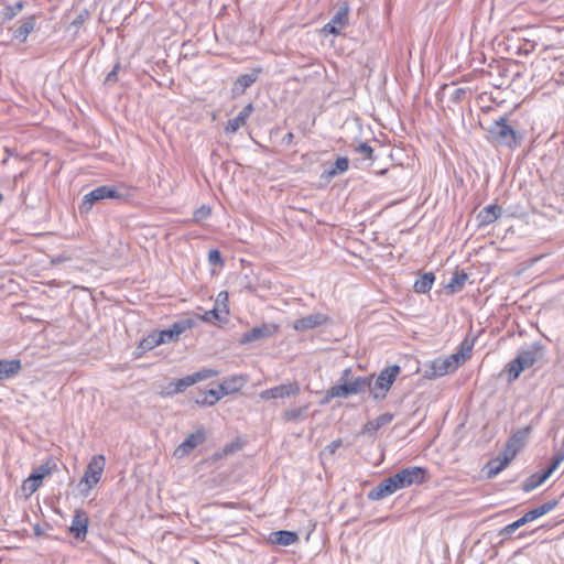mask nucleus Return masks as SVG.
Instances as JSON below:
<instances>
[{"mask_svg":"<svg viewBox=\"0 0 564 564\" xmlns=\"http://www.w3.org/2000/svg\"><path fill=\"white\" fill-rule=\"evenodd\" d=\"M218 400H220L219 391L210 389L204 392H199L195 398V403L202 406L214 405Z\"/></svg>","mask_w":564,"mask_h":564,"instance_id":"nucleus-31","label":"nucleus"},{"mask_svg":"<svg viewBox=\"0 0 564 564\" xmlns=\"http://www.w3.org/2000/svg\"><path fill=\"white\" fill-rule=\"evenodd\" d=\"M348 166H349V161L347 158H344V156H340L338 158L333 167L330 170H327L325 171V173L330 176V177H334L340 173H344L348 170Z\"/></svg>","mask_w":564,"mask_h":564,"instance_id":"nucleus-36","label":"nucleus"},{"mask_svg":"<svg viewBox=\"0 0 564 564\" xmlns=\"http://www.w3.org/2000/svg\"><path fill=\"white\" fill-rule=\"evenodd\" d=\"M269 541L275 545L289 546L299 541V535L294 531L280 530L270 533Z\"/></svg>","mask_w":564,"mask_h":564,"instance_id":"nucleus-22","label":"nucleus"},{"mask_svg":"<svg viewBox=\"0 0 564 564\" xmlns=\"http://www.w3.org/2000/svg\"><path fill=\"white\" fill-rule=\"evenodd\" d=\"M25 2L20 0L13 4H6L1 12V25L7 24L13 20L23 9Z\"/></svg>","mask_w":564,"mask_h":564,"instance_id":"nucleus-28","label":"nucleus"},{"mask_svg":"<svg viewBox=\"0 0 564 564\" xmlns=\"http://www.w3.org/2000/svg\"><path fill=\"white\" fill-rule=\"evenodd\" d=\"M308 410V404L300 406V408H292L288 409L283 413V419L288 422H297L305 419Z\"/></svg>","mask_w":564,"mask_h":564,"instance_id":"nucleus-34","label":"nucleus"},{"mask_svg":"<svg viewBox=\"0 0 564 564\" xmlns=\"http://www.w3.org/2000/svg\"><path fill=\"white\" fill-rule=\"evenodd\" d=\"M393 419V414L383 413L372 421H368L361 430V434L377 432L382 426L389 424Z\"/></svg>","mask_w":564,"mask_h":564,"instance_id":"nucleus-27","label":"nucleus"},{"mask_svg":"<svg viewBox=\"0 0 564 564\" xmlns=\"http://www.w3.org/2000/svg\"><path fill=\"white\" fill-rule=\"evenodd\" d=\"M208 261L212 265H215V267H220L224 264L221 254H220L219 250H217V249H212L209 251Z\"/></svg>","mask_w":564,"mask_h":564,"instance_id":"nucleus-42","label":"nucleus"},{"mask_svg":"<svg viewBox=\"0 0 564 564\" xmlns=\"http://www.w3.org/2000/svg\"><path fill=\"white\" fill-rule=\"evenodd\" d=\"M300 392V386L297 382H290L273 387L264 390L260 393V398L263 400L289 398L296 395Z\"/></svg>","mask_w":564,"mask_h":564,"instance_id":"nucleus-14","label":"nucleus"},{"mask_svg":"<svg viewBox=\"0 0 564 564\" xmlns=\"http://www.w3.org/2000/svg\"><path fill=\"white\" fill-rule=\"evenodd\" d=\"M21 370V361L19 359L0 360V380L9 379Z\"/></svg>","mask_w":564,"mask_h":564,"instance_id":"nucleus-25","label":"nucleus"},{"mask_svg":"<svg viewBox=\"0 0 564 564\" xmlns=\"http://www.w3.org/2000/svg\"><path fill=\"white\" fill-rule=\"evenodd\" d=\"M88 18V11L87 10H84L82 11L77 17L76 19L72 22V26H75V28H80L84 22L86 21V19Z\"/></svg>","mask_w":564,"mask_h":564,"instance_id":"nucleus-49","label":"nucleus"},{"mask_svg":"<svg viewBox=\"0 0 564 564\" xmlns=\"http://www.w3.org/2000/svg\"><path fill=\"white\" fill-rule=\"evenodd\" d=\"M487 132L491 141L509 149L519 147L523 139L522 134L514 130V128L507 122L505 117L495 120L487 128Z\"/></svg>","mask_w":564,"mask_h":564,"instance_id":"nucleus-2","label":"nucleus"},{"mask_svg":"<svg viewBox=\"0 0 564 564\" xmlns=\"http://www.w3.org/2000/svg\"><path fill=\"white\" fill-rule=\"evenodd\" d=\"M36 15L31 14L28 17H24L21 20L20 25L13 30L12 37L14 40H18L20 43L26 42L29 35L34 31L36 25Z\"/></svg>","mask_w":564,"mask_h":564,"instance_id":"nucleus-16","label":"nucleus"},{"mask_svg":"<svg viewBox=\"0 0 564 564\" xmlns=\"http://www.w3.org/2000/svg\"><path fill=\"white\" fill-rule=\"evenodd\" d=\"M370 387V378L356 377L351 380L335 384L328 389L329 397L348 398L352 394H359L368 390Z\"/></svg>","mask_w":564,"mask_h":564,"instance_id":"nucleus-6","label":"nucleus"},{"mask_svg":"<svg viewBox=\"0 0 564 564\" xmlns=\"http://www.w3.org/2000/svg\"><path fill=\"white\" fill-rule=\"evenodd\" d=\"M555 469L550 465L543 473H535L531 475L523 484L522 489L525 492L534 490L536 487L542 485Z\"/></svg>","mask_w":564,"mask_h":564,"instance_id":"nucleus-23","label":"nucleus"},{"mask_svg":"<svg viewBox=\"0 0 564 564\" xmlns=\"http://www.w3.org/2000/svg\"><path fill=\"white\" fill-rule=\"evenodd\" d=\"M119 68H120V65L116 64L115 67L112 68V70L106 76V79H105L106 84H112V83L117 82V73H118Z\"/></svg>","mask_w":564,"mask_h":564,"instance_id":"nucleus-50","label":"nucleus"},{"mask_svg":"<svg viewBox=\"0 0 564 564\" xmlns=\"http://www.w3.org/2000/svg\"><path fill=\"white\" fill-rule=\"evenodd\" d=\"M54 468H56V464L52 460H47L46 463L42 464L39 468H36L32 474L41 476L42 481L44 477L52 474Z\"/></svg>","mask_w":564,"mask_h":564,"instance_id":"nucleus-39","label":"nucleus"},{"mask_svg":"<svg viewBox=\"0 0 564 564\" xmlns=\"http://www.w3.org/2000/svg\"><path fill=\"white\" fill-rule=\"evenodd\" d=\"M542 358L543 347L539 343H534L519 350L517 357L506 366L509 381L518 379L522 371L529 369Z\"/></svg>","mask_w":564,"mask_h":564,"instance_id":"nucleus-1","label":"nucleus"},{"mask_svg":"<svg viewBox=\"0 0 564 564\" xmlns=\"http://www.w3.org/2000/svg\"><path fill=\"white\" fill-rule=\"evenodd\" d=\"M261 68H253L250 73L240 75L232 86L234 96L242 95L259 77Z\"/></svg>","mask_w":564,"mask_h":564,"instance_id":"nucleus-18","label":"nucleus"},{"mask_svg":"<svg viewBox=\"0 0 564 564\" xmlns=\"http://www.w3.org/2000/svg\"><path fill=\"white\" fill-rule=\"evenodd\" d=\"M105 198H106V195H105V186L104 185L90 191L83 198V202L79 206L80 213H88L96 202L105 199Z\"/></svg>","mask_w":564,"mask_h":564,"instance_id":"nucleus-24","label":"nucleus"},{"mask_svg":"<svg viewBox=\"0 0 564 564\" xmlns=\"http://www.w3.org/2000/svg\"><path fill=\"white\" fill-rule=\"evenodd\" d=\"M221 311L219 307H215L210 311L205 312L203 315H195L198 322H207V323H215V322H221L223 318L220 316Z\"/></svg>","mask_w":564,"mask_h":564,"instance_id":"nucleus-37","label":"nucleus"},{"mask_svg":"<svg viewBox=\"0 0 564 564\" xmlns=\"http://www.w3.org/2000/svg\"><path fill=\"white\" fill-rule=\"evenodd\" d=\"M220 393V398L224 395H228L229 393H225V389L223 388V383L219 384L218 389H216Z\"/></svg>","mask_w":564,"mask_h":564,"instance_id":"nucleus-55","label":"nucleus"},{"mask_svg":"<svg viewBox=\"0 0 564 564\" xmlns=\"http://www.w3.org/2000/svg\"><path fill=\"white\" fill-rule=\"evenodd\" d=\"M426 469L419 466L403 468L392 477L397 489H403L414 484H422L425 480Z\"/></svg>","mask_w":564,"mask_h":564,"instance_id":"nucleus-7","label":"nucleus"},{"mask_svg":"<svg viewBox=\"0 0 564 564\" xmlns=\"http://www.w3.org/2000/svg\"><path fill=\"white\" fill-rule=\"evenodd\" d=\"M159 334H160V337H162V339H163V344L173 343V341L177 340L176 338H174V334H173V332H171L170 328L159 330Z\"/></svg>","mask_w":564,"mask_h":564,"instance_id":"nucleus-47","label":"nucleus"},{"mask_svg":"<svg viewBox=\"0 0 564 564\" xmlns=\"http://www.w3.org/2000/svg\"><path fill=\"white\" fill-rule=\"evenodd\" d=\"M228 301V293L220 292L217 296L216 304L220 308L221 313L226 315L229 313L226 302Z\"/></svg>","mask_w":564,"mask_h":564,"instance_id":"nucleus-43","label":"nucleus"},{"mask_svg":"<svg viewBox=\"0 0 564 564\" xmlns=\"http://www.w3.org/2000/svg\"><path fill=\"white\" fill-rule=\"evenodd\" d=\"M517 454V448H514L510 454L506 452L499 454L497 457L490 459L486 466V476L491 479L496 477L500 471H502L513 459Z\"/></svg>","mask_w":564,"mask_h":564,"instance_id":"nucleus-13","label":"nucleus"},{"mask_svg":"<svg viewBox=\"0 0 564 564\" xmlns=\"http://www.w3.org/2000/svg\"><path fill=\"white\" fill-rule=\"evenodd\" d=\"M88 516L83 510H76L72 525L69 527V532L78 540H84L87 534V528H88Z\"/></svg>","mask_w":564,"mask_h":564,"instance_id":"nucleus-15","label":"nucleus"},{"mask_svg":"<svg viewBox=\"0 0 564 564\" xmlns=\"http://www.w3.org/2000/svg\"><path fill=\"white\" fill-rule=\"evenodd\" d=\"M161 344H163V339L160 337L159 330H154L140 341L138 348L142 351H147L155 348Z\"/></svg>","mask_w":564,"mask_h":564,"instance_id":"nucleus-33","label":"nucleus"},{"mask_svg":"<svg viewBox=\"0 0 564 564\" xmlns=\"http://www.w3.org/2000/svg\"><path fill=\"white\" fill-rule=\"evenodd\" d=\"M278 330L279 325L274 323H263L241 334L239 338V344L246 345L252 341L270 338L273 335H275Z\"/></svg>","mask_w":564,"mask_h":564,"instance_id":"nucleus-9","label":"nucleus"},{"mask_svg":"<svg viewBox=\"0 0 564 564\" xmlns=\"http://www.w3.org/2000/svg\"><path fill=\"white\" fill-rule=\"evenodd\" d=\"M240 448V445L238 443H231V444H227L225 447H224V454L225 455H229V454H232L235 453L236 451H238Z\"/></svg>","mask_w":564,"mask_h":564,"instance_id":"nucleus-51","label":"nucleus"},{"mask_svg":"<svg viewBox=\"0 0 564 564\" xmlns=\"http://www.w3.org/2000/svg\"><path fill=\"white\" fill-rule=\"evenodd\" d=\"M41 484V476L31 474L29 478L23 481L22 490L26 494V496H30L37 490Z\"/></svg>","mask_w":564,"mask_h":564,"instance_id":"nucleus-35","label":"nucleus"},{"mask_svg":"<svg viewBox=\"0 0 564 564\" xmlns=\"http://www.w3.org/2000/svg\"><path fill=\"white\" fill-rule=\"evenodd\" d=\"M105 186L106 198L124 199L128 196V191L116 186Z\"/></svg>","mask_w":564,"mask_h":564,"instance_id":"nucleus-38","label":"nucleus"},{"mask_svg":"<svg viewBox=\"0 0 564 564\" xmlns=\"http://www.w3.org/2000/svg\"><path fill=\"white\" fill-rule=\"evenodd\" d=\"M356 152L364 155L366 159H371L373 150L368 143L362 142L356 148Z\"/></svg>","mask_w":564,"mask_h":564,"instance_id":"nucleus-44","label":"nucleus"},{"mask_svg":"<svg viewBox=\"0 0 564 564\" xmlns=\"http://www.w3.org/2000/svg\"><path fill=\"white\" fill-rule=\"evenodd\" d=\"M351 370L349 368L345 369L343 372H341V376H340V381L341 382H345V381H348V377L350 375Z\"/></svg>","mask_w":564,"mask_h":564,"instance_id":"nucleus-53","label":"nucleus"},{"mask_svg":"<svg viewBox=\"0 0 564 564\" xmlns=\"http://www.w3.org/2000/svg\"><path fill=\"white\" fill-rule=\"evenodd\" d=\"M326 319V316L321 313L311 314L296 319L293 324V328L300 332L308 330L323 325Z\"/></svg>","mask_w":564,"mask_h":564,"instance_id":"nucleus-19","label":"nucleus"},{"mask_svg":"<svg viewBox=\"0 0 564 564\" xmlns=\"http://www.w3.org/2000/svg\"><path fill=\"white\" fill-rule=\"evenodd\" d=\"M471 350L470 347L467 348V355L464 351L460 354H453L445 359H435L429 370L425 371V377L427 378H436L445 376L449 372L455 371L460 364H463L468 357V352Z\"/></svg>","mask_w":564,"mask_h":564,"instance_id":"nucleus-4","label":"nucleus"},{"mask_svg":"<svg viewBox=\"0 0 564 564\" xmlns=\"http://www.w3.org/2000/svg\"><path fill=\"white\" fill-rule=\"evenodd\" d=\"M247 383V378L243 376H232L223 382L225 393L238 392Z\"/></svg>","mask_w":564,"mask_h":564,"instance_id":"nucleus-32","label":"nucleus"},{"mask_svg":"<svg viewBox=\"0 0 564 564\" xmlns=\"http://www.w3.org/2000/svg\"><path fill=\"white\" fill-rule=\"evenodd\" d=\"M33 530H34V533H35L36 535H41V534L43 533V532H42V530H41V528H40V525H35V527L33 528Z\"/></svg>","mask_w":564,"mask_h":564,"instance_id":"nucleus-57","label":"nucleus"},{"mask_svg":"<svg viewBox=\"0 0 564 564\" xmlns=\"http://www.w3.org/2000/svg\"><path fill=\"white\" fill-rule=\"evenodd\" d=\"M466 95V89L465 88H454L452 94H451V99L455 102H459L462 101V99L465 97Z\"/></svg>","mask_w":564,"mask_h":564,"instance_id":"nucleus-46","label":"nucleus"},{"mask_svg":"<svg viewBox=\"0 0 564 564\" xmlns=\"http://www.w3.org/2000/svg\"><path fill=\"white\" fill-rule=\"evenodd\" d=\"M212 209L210 207L203 205L198 209L194 212V220L195 221H202L210 216Z\"/></svg>","mask_w":564,"mask_h":564,"instance_id":"nucleus-41","label":"nucleus"},{"mask_svg":"<svg viewBox=\"0 0 564 564\" xmlns=\"http://www.w3.org/2000/svg\"><path fill=\"white\" fill-rule=\"evenodd\" d=\"M334 397H329L328 395V391L326 392V395L325 398L321 401L322 404H326L329 402L330 399H333Z\"/></svg>","mask_w":564,"mask_h":564,"instance_id":"nucleus-56","label":"nucleus"},{"mask_svg":"<svg viewBox=\"0 0 564 564\" xmlns=\"http://www.w3.org/2000/svg\"><path fill=\"white\" fill-rule=\"evenodd\" d=\"M293 138V134L292 133H289L288 134V140H291Z\"/></svg>","mask_w":564,"mask_h":564,"instance_id":"nucleus-58","label":"nucleus"},{"mask_svg":"<svg viewBox=\"0 0 564 564\" xmlns=\"http://www.w3.org/2000/svg\"><path fill=\"white\" fill-rule=\"evenodd\" d=\"M169 328L173 332L174 338L176 339H178L180 335L183 334L175 322Z\"/></svg>","mask_w":564,"mask_h":564,"instance_id":"nucleus-52","label":"nucleus"},{"mask_svg":"<svg viewBox=\"0 0 564 564\" xmlns=\"http://www.w3.org/2000/svg\"><path fill=\"white\" fill-rule=\"evenodd\" d=\"M341 445H343V440L337 438L325 447V452L328 453L329 455H334L336 453L337 448H339Z\"/></svg>","mask_w":564,"mask_h":564,"instance_id":"nucleus-48","label":"nucleus"},{"mask_svg":"<svg viewBox=\"0 0 564 564\" xmlns=\"http://www.w3.org/2000/svg\"><path fill=\"white\" fill-rule=\"evenodd\" d=\"M219 372L214 369H203L192 375H188L184 378L177 379L174 382H171L169 388H172L169 391V394H176L185 391L188 387L197 383L198 381L206 380L210 377L217 376Z\"/></svg>","mask_w":564,"mask_h":564,"instance_id":"nucleus-8","label":"nucleus"},{"mask_svg":"<svg viewBox=\"0 0 564 564\" xmlns=\"http://www.w3.org/2000/svg\"><path fill=\"white\" fill-rule=\"evenodd\" d=\"M397 487L392 480V477L384 478L376 487H373L367 495L369 500L376 501L381 500L397 491Z\"/></svg>","mask_w":564,"mask_h":564,"instance_id":"nucleus-17","label":"nucleus"},{"mask_svg":"<svg viewBox=\"0 0 564 564\" xmlns=\"http://www.w3.org/2000/svg\"><path fill=\"white\" fill-rule=\"evenodd\" d=\"M206 440V432L204 427H199L191 433L174 451V456L182 458L189 454L195 447L203 444Z\"/></svg>","mask_w":564,"mask_h":564,"instance_id":"nucleus-12","label":"nucleus"},{"mask_svg":"<svg viewBox=\"0 0 564 564\" xmlns=\"http://www.w3.org/2000/svg\"><path fill=\"white\" fill-rule=\"evenodd\" d=\"M252 109V104L245 106L235 118L228 120L225 131L227 133H236L240 127L246 124V121L250 117Z\"/></svg>","mask_w":564,"mask_h":564,"instance_id":"nucleus-21","label":"nucleus"},{"mask_svg":"<svg viewBox=\"0 0 564 564\" xmlns=\"http://www.w3.org/2000/svg\"><path fill=\"white\" fill-rule=\"evenodd\" d=\"M401 369L398 365L389 366L384 368L372 383V377L370 378V387L367 389L375 400H383L387 397L391 386L395 381Z\"/></svg>","mask_w":564,"mask_h":564,"instance_id":"nucleus-3","label":"nucleus"},{"mask_svg":"<svg viewBox=\"0 0 564 564\" xmlns=\"http://www.w3.org/2000/svg\"><path fill=\"white\" fill-rule=\"evenodd\" d=\"M105 468V457L102 455L94 456L88 463L80 485L84 484L86 489H91L101 478Z\"/></svg>","mask_w":564,"mask_h":564,"instance_id":"nucleus-10","label":"nucleus"},{"mask_svg":"<svg viewBox=\"0 0 564 564\" xmlns=\"http://www.w3.org/2000/svg\"><path fill=\"white\" fill-rule=\"evenodd\" d=\"M563 460H564V440H563L561 449L558 452H556L555 455L552 457L551 466L554 469H556Z\"/></svg>","mask_w":564,"mask_h":564,"instance_id":"nucleus-45","label":"nucleus"},{"mask_svg":"<svg viewBox=\"0 0 564 564\" xmlns=\"http://www.w3.org/2000/svg\"><path fill=\"white\" fill-rule=\"evenodd\" d=\"M530 433H531V427L530 426H525V427L517 430L511 435V437L509 438V441L507 443V451H509L511 453L514 448H517V452H518L519 448L521 447L522 443L530 435Z\"/></svg>","mask_w":564,"mask_h":564,"instance_id":"nucleus-26","label":"nucleus"},{"mask_svg":"<svg viewBox=\"0 0 564 564\" xmlns=\"http://www.w3.org/2000/svg\"><path fill=\"white\" fill-rule=\"evenodd\" d=\"M220 393V398L224 395H228L229 393H225V389L223 388V383L219 384L218 389H216Z\"/></svg>","mask_w":564,"mask_h":564,"instance_id":"nucleus-54","label":"nucleus"},{"mask_svg":"<svg viewBox=\"0 0 564 564\" xmlns=\"http://www.w3.org/2000/svg\"><path fill=\"white\" fill-rule=\"evenodd\" d=\"M435 275L432 272L423 273L415 282H414V291L416 293L425 294L427 293L434 283Z\"/></svg>","mask_w":564,"mask_h":564,"instance_id":"nucleus-30","label":"nucleus"},{"mask_svg":"<svg viewBox=\"0 0 564 564\" xmlns=\"http://www.w3.org/2000/svg\"><path fill=\"white\" fill-rule=\"evenodd\" d=\"M349 7L347 2H341L338 6L336 13L332 20L324 25L323 32L327 34L338 35L340 31L348 24Z\"/></svg>","mask_w":564,"mask_h":564,"instance_id":"nucleus-11","label":"nucleus"},{"mask_svg":"<svg viewBox=\"0 0 564 564\" xmlns=\"http://www.w3.org/2000/svg\"><path fill=\"white\" fill-rule=\"evenodd\" d=\"M557 505V501L556 500H550L530 511H528L523 517H521L520 519H518L517 521L506 525L501 531H500V535H503V536H509L511 535L514 531H517L519 528H521L522 525L549 513L550 511H552Z\"/></svg>","mask_w":564,"mask_h":564,"instance_id":"nucleus-5","label":"nucleus"},{"mask_svg":"<svg viewBox=\"0 0 564 564\" xmlns=\"http://www.w3.org/2000/svg\"><path fill=\"white\" fill-rule=\"evenodd\" d=\"M182 333L191 329L197 325V318L194 316L184 317L175 322Z\"/></svg>","mask_w":564,"mask_h":564,"instance_id":"nucleus-40","label":"nucleus"},{"mask_svg":"<svg viewBox=\"0 0 564 564\" xmlns=\"http://www.w3.org/2000/svg\"><path fill=\"white\" fill-rule=\"evenodd\" d=\"M502 214V208L498 205H488L477 215L478 225L488 226L495 223Z\"/></svg>","mask_w":564,"mask_h":564,"instance_id":"nucleus-20","label":"nucleus"},{"mask_svg":"<svg viewBox=\"0 0 564 564\" xmlns=\"http://www.w3.org/2000/svg\"><path fill=\"white\" fill-rule=\"evenodd\" d=\"M468 279L467 273L464 271H456L449 282L445 285V290L448 294H454L456 292H459L463 286L465 285L466 281Z\"/></svg>","mask_w":564,"mask_h":564,"instance_id":"nucleus-29","label":"nucleus"}]
</instances>
